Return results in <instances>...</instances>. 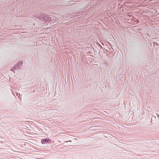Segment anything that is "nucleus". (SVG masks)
Wrapping results in <instances>:
<instances>
[{
	"label": "nucleus",
	"mask_w": 159,
	"mask_h": 159,
	"mask_svg": "<svg viewBox=\"0 0 159 159\" xmlns=\"http://www.w3.org/2000/svg\"><path fill=\"white\" fill-rule=\"evenodd\" d=\"M50 141H51L50 140L45 139H42L41 142L42 144H44L47 143H48V142Z\"/></svg>",
	"instance_id": "3"
},
{
	"label": "nucleus",
	"mask_w": 159,
	"mask_h": 159,
	"mask_svg": "<svg viewBox=\"0 0 159 159\" xmlns=\"http://www.w3.org/2000/svg\"><path fill=\"white\" fill-rule=\"evenodd\" d=\"M36 17L38 18L40 20L43 19L46 20H50L49 18H50V17L47 16L46 14L43 13L42 14L40 15V16H39V15H38V16H36Z\"/></svg>",
	"instance_id": "1"
},
{
	"label": "nucleus",
	"mask_w": 159,
	"mask_h": 159,
	"mask_svg": "<svg viewBox=\"0 0 159 159\" xmlns=\"http://www.w3.org/2000/svg\"><path fill=\"white\" fill-rule=\"evenodd\" d=\"M22 61H20L16 66L12 68L11 70L13 71L14 70H15L19 69L20 67V66L22 64Z\"/></svg>",
	"instance_id": "2"
},
{
	"label": "nucleus",
	"mask_w": 159,
	"mask_h": 159,
	"mask_svg": "<svg viewBox=\"0 0 159 159\" xmlns=\"http://www.w3.org/2000/svg\"><path fill=\"white\" fill-rule=\"evenodd\" d=\"M71 142V140H69V141H65V142L66 143V142Z\"/></svg>",
	"instance_id": "4"
}]
</instances>
